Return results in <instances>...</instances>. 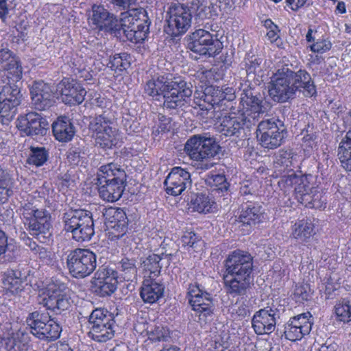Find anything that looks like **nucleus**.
<instances>
[{
  "mask_svg": "<svg viewBox=\"0 0 351 351\" xmlns=\"http://www.w3.org/2000/svg\"><path fill=\"white\" fill-rule=\"evenodd\" d=\"M182 82H169L164 75L152 77L144 86L145 93L159 100L163 97L164 105L167 108L176 109L184 106V102L192 95V90L185 87Z\"/></svg>",
  "mask_w": 351,
  "mask_h": 351,
  "instance_id": "obj_1",
  "label": "nucleus"
},
{
  "mask_svg": "<svg viewBox=\"0 0 351 351\" xmlns=\"http://www.w3.org/2000/svg\"><path fill=\"white\" fill-rule=\"evenodd\" d=\"M21 218L30 235L41 243H49L52 237L51 213L45 208H38L32 202L21 206Z\"/></svg>",
  "mask_w": 351,
  "mask_h": 351,
  "instance_id": "obj_2",
  "label": "nucleus"
},
{
  "mask_svg": "<svg viewBox=\"0 0 351 351\" xmlns=\"http://www.w3.org/2000/svg\"><path fill=\"white\" fill-rule=\"evenodd\" d=\"M219 149V145L214 138L197 134L186 141L184 151L197 169L206 171L213 166L210 160L216 156Z\"/></svg>",
  "mask_w": 351,
  "mask_h": 351,
  "instance_id": "obj_3",
  "label": "nucleus"
},
{
  "mask_svg": "<svg viewBox=\"0 0 351 351\" xmlns=\"http://www.w3.org/2000/svg\"><path fill=\"white\" fill-rule=\"evenodd\" d=\"M64 230L72 233L77 242L90 241L95 234L92 213L77 209L66 213L64 216Z\"/></svg>",
  "mask_w": 351,
  "mask_h": 351,
  "instance_id": "obj_4",
  "label": "nucleus"
},
{
  "mask_svg": "<svg viewBox=\"0 0 351 351\" xmlns=\"http://www.w3.org/2000/svg\"><path fill=\"white\" fill-rule=\"evenodd\" d=\"M124 14L121 25L125 37L133 43H142L149 32L150 21L147 11L143 8H134Z\"/></svg>",
  "mask_w": 351,
  "mask_h": 351,
  "instance_id": "obj_5",
  "label": "nucleus"
},
{
  "mask_svg": "<svg viewBox=\"0 0 351 351\" xmlns=\"http://www.w3.org/2000/svg\"><path fill=\"white\" fill-rule=\"evenodd\" d=\"M115 324L114 315L104 308H97L88 318L89 337L94 341L104 343L114 335Z\"/></svg>",
  "mask_w": 351,
  "mask_h": 351,
  "instance_id": "obj_6",
  "label": "nucleus"
},
{
  "mask_svg": "<svg viewBox=\"0 0 351 351\" xmlns=\"http://www.w3.org/2000/svg\"><path fill=\"white\" fill-rule=\"evenodd\" d=\"M26 322L32 333L41 340L54 341L62 331L60 324L48 313L32 312L27 317Z\"/></svg>",
  "mask_w": 351,
  "mask_h": 351,
  "instance_id": "obj_7",
  "label": "nucleus"
},
{
  "mask_svg": "<svg viewBox=\"0 0 351 351\" xmlns=\"http://www.w3.org/2000/svg\"><path fill=\"white\" fill-rule=\"evenodd\" d=\"M66 265L72 276L84 278L96 269L97 256L88 249L76 248L68 254Z\"/></svg>",
  "mask_w": 351,
  "mask_h": 351,
  "instance_id": "obj_8",
  "label": "nucleus"
},
{
  "mask_svg": "<svg viewBox=\"0 0 351 351\" xmlns=\"http://www.w3.org/2000/svg\"><path fill=\"white\" fill-rule=\"evenodd\" d=\"M113 122L104 114L94 117L90 122L89 129L95 143L102 148L111 149L119 141V130L112 126Z\"/></svg>",
  "mask_w": 351,
  "mask_h": 351,
  "instance_id": "obj_9",
  "label": "nucleus"
},
{
  "mask_svg": "<svg viewBox=\"0 0 351 351\" xmlns=\"http://www.w3.org/2000/svg\"><path fill=\"white\" fill-rule=\"evenodd\" d=\"M167 26L165 32L171 37L184 34L191 27L192 13L190 8L183 3H173L169 8Z\"/></svg>",
  "mask_w": 351,
  "mask_h": 351,
  "instance_id": "obj_10",
  "label": "nucleus"
},
{
  "mask_svg": "<svg viewBox=\"0 0 351 351\" xmlns=\"http://www.w3.org/2000/svg\"><path fill=\"white\" fill-rule=\"evenodd\" d=\"M290 75V69L285 66L278 69L272 77L269 94L274 101L282 103L295 97V89L289 79Z\"/></svg>",
  "mask_w": 351,
  "mask_h": 351,
  "instance_id": "obj_11",
  "label": "nucleus"
},
{
  "mask_svg": "<svg viewBox=\"0 0 351 351\" xmlns=\"http://www.w3.org/2000/svg\"><path fill=\"white\" fill-rule=\"evenodd\" d=\"M88 25L98 32L115 33L120 29V23L116 16L102 5L93 4L87 14Z\"/></svg>",
  "mask_w": 351,
  "mask_h": 351,
  "instance_id": "obj_12",
  "label": "nucleus"
},
{
  "mask_svg": "<svg viewBox=\"0 0 351 351\" xmlns=\"http://www.w3.org/2000/svg\"><path fill=\"white\" fill-rule=\"evenodd\" d=\"M241 109L238 112L252 125L259 119L260 115L267 112L269 106L262 98L258 97L251 88L244 90L241 95Z\"/></svg>",
  "mask_w": 351,
  "mask_h": 351,
  "instance_id": "obj_13",
  "label": "nucleus"
},
{
  "mask_svg": "<svg viewBox=\"0 0 351 351\" xmlns=\"http://www.w3.org/2000/svg\"><path fill=\"white\" fill-rule=\"evenodd\" d=\"M187 298L191 308L199 317H207L213 313L211 295L197 282L191 283L187 289Z\"/></svg>",
  "mask_w": 351,
  "mask_h": 351,
  "instance_id": "obj_14",
  "label": "nucleus"
},
{
  "mask_svg": "<svg viewBox=\"0 0 351 351\" xmlns=\"http://www.w3.org/2000/svg\"><path fill=\"white\" fill-rule=\"evenodd\" d=\"M107 236L110 241H117L123 237L128 230V221L125 212L121 208H108L104 214Z\"/></svg>",
  "mask_w": 351,
  "mask_h": 351,
  "instance_id": "obj_15",
  "label": "nucleus"
},
{
  "mask_svg": "<svg viewBox=\"0 0 351 351\" xmlns=\"http://www.w3.org/2000/svg\"><path fill=\"white\" fill-rule=\"evenodd\" d=\"M91 283L92 291L96 295L102 298L110 296L117 287V273L108 267H100L95 274Z\"/></svg>",
  "mask_w": 351,
  "mask_h": 351,
  "instance_id": "obj_16",
  "label": "nucleus"
},
{
  "mask_svg": "<svg viewBox=\"0 0 351 351\" xmlns=\"http://www.w3.org/2000/svg\"><path fill=\"white\" fill-rule=\"evenodd\" d=\"M225 274L251 278L253 261L251 254L247 252L236 250L232 252L225 261Z\"/></svg>",
  "mask_w": 351,
  "mask_h": 351,
  "instance_id": "obj_17",
  "label": "nucleus"
},
{
  "mask_svg": "<svg viewBox=\"0 0 351 351\" xmlns=\"http://www.w3.org/2000/svg\"><path fill=\"white\" fill-rule=\"evenodd\" d=\"M16 126L22 136L44 135L47 130L48 122L40 114L29 112L18 117Z\"/></svg>",
  "mask_w": 351,
  "mask_h": 351,
  "instance_id": "obj_18",
  "label": "nucleus"
},
{
  "mask_svg": "<svg viewBox=\"0 0 351 351\" xmlns=\"http://www.w3.org/2000/svg\"><path fill=\"white\" fill-rule=\"evenodd\" d=\"M58 88L62 101L66 105H80L84 101L86 90L75 79L63 77L59 82Z\"/></svg>",
  "mask_w": 351,
  "mask_h": 351,
  "instance_id": "obj_19",
  "label": "nucleus"
},
{
  "mask_svg": "<svg viewBox=\"0 0 351 351\" xmlns=\"http://www.w3.org/2000/svg\"><path fill=\"white\" fill-rule=\"evenodd\" d=\"M189 49L200 56L212 57L217 53L213 35L204 29H197L189 36Z\"/></svg>",
  "mask_w": 351,
  "mask_h": 351,
  "instance_id": "obj_20",
  "label": "nucleus"
},
{
  "mask_svg": "<svg viewBox=\"0 0 351 351\" xmlns=\"http://www.w3.org/2000/svg\"><path fill=\"white\" fill-rule=\"evenodd\" d=\"M280 318L276 308L267 306L257 311L252 319V325L257 335H269L275 330L277 320Z\"/></svg>",
  "mask_w": 351,
  "mask_h": 351,
  "instance_id": "obj_21",
  "label": "nucleus"
},
{
  "mask_svg": "<svg viewBox=\"0 0 351 351\" xmlns=\"http://www.w3.org/2000/svg\"><path fill=\"white\" fill-rule=\"evenodd\" d=\"M191 183V174L180 167H174L167 176L164 186L168 195L178 196L186 189V184Z\"/></svg>",
  "mask_w": 351,
  "mask_h": 351,
  "instance_id": "obj_22",
  "label": "nucleus"
},
{
  "mask_svg": "<svg viewBox=\"0 0 351 351\" xmlns=\"http://www.w3.org/2000/svg\"><path fill=\"white\" fill-rule=\"evenodd\" d=\"M71 297L65 289L53 285L47 290L46 295L43 298L42 304L52 311H63L70 307Z\"/></svg>",
  "mask_w": 351,
  "mask_h": 351,
  "instance_id": "obj_23",
  "label": "nucleus"
},
{
  "mask_svg": "<svg viewBox=\"0 0 351 351\" xmlns=\"http://www.w3.org/2000/svg\"><path fill=\"white\" fill-rule=\"evenodd\" d=\"M30 94L35 109L43 111L52 105L53 92L44 81H35L30 88Z\"/></svg>",
  "mask_w": 351,
  "mask_h": 351,
  "instance_id": "obj_24",
  "label": "nucleus"
},
{
  "mask_svg": "<svg viewBox=\"0 0 351 351\" xmlns=\"http://www.w3.org/2000/svg\"><path fill=\"white\" fill-rule=\"evenodd\" d=\"M246 125L248 128L251 125L246 119L235 110L221 111V136H231L236 134Z\"/></svg>",
  "mask_w": 351,
  "mask_h": 351,
  "instance_id": "obj_25",
  "label": "nucleus"
},
{
  "mask_svg": "<svg viewBox=\"0 0 351 351\" xmlns=\"http://www.w3.org/2000/svg\"><path fill=\"white\" fill-rule=\"evenodd\" d=\"M189 210L199 214H209L217 211V204L215 197L206 193H196L191 196Z\"/></svg>",
  "mask_w": 351,
  "mask_h": 351,
  "instance_id": "obj_26",
  "label": "nucleus"
},
{
  "mask_svg": "<svg viewBox=\"0 0 351 351\" xmlns=\"http://www.w3.org/2000/svg\"><path fill=\"white\" fill-rule=\"evenodd\" d=\"M165 285L154 278H145L141 289L140 296L145 303L154 304L164 295Z\"/></svg>",
  "mask_w": 351,
  "mask_h": 351,
  "instance_id": "obj_27",
  "label": "nucleus"
},
{
  "mask_svg": "<svg viewBox=\"0 0 351 351\" xmlns=\"http://www.w3.org/2000/svg\"><path fill=\"white\" fill-rule=\"evenodd\" d=\"M29 271H25L24 269H7L2 280L4 288L12 294L21 292L23 290L24 283L27 281Z\"/></svg>",
  "mask_w": 351,
  "mask_h": 351,
  "instance_id": "obj_28",
  "label": "nucleus"
},
{
  "mask_svg": "<svg viewBox=\"0 0 351 351\" xmlns=\"http://www.w3.org/2000/svg\"><path fill=\"white\" fill-rule=\"evenodd\" d=\"M224 288L227 293L235 297L243 295L250 289L251 278L236 276L230 274H223Z\"/></svg>",
  "mask_w": 351,
  "mask_h": 351,
  "instance_id": "obj_29",
  "label": "nucleus"
},
{
  "mask_svg": "<svg viewBox=\"0 0 351 351\" xmlns=\"http://www.w3.org/2000/svg\"><path fill=\"white\" fill-rule=\"evenodd\" d=\"M289 79L293 86H295V93L302 91L306 97H312L316 93L315 86L311 80L310 74L305 70L300 69L295 72L290 69Z\"/></svg>",
  "mask_w": 351,
  "mask_h": 351,
  "instance_id": "obj_30",
  "label": "nucleus"
},
{
  "mask_svg": "<svg viewBox=\"0 0 351 351\" xmlns=\"http://www.w3.org/2000/svg\"><path fill=\"white\" fill-rule=\"evenodd\" d=\"M52 132L56 140L62 143H67L73 139L75 130L68 117L61 116L53 123Z\"/></svg>",
  "mask_w": 351,
  "mask_h": 351,
  "instance_id": "obj_31",
  "label": "nucleus"
},
{
  "mask_svg": "<svg viewBox=\"0 0 351 351\" xmlns=\"http://www.w3.org/2000/svg\"><path fill=\"white\" fill-rule=\"evenodd\" d=\"M97 182H126V173L121 166L114 162H110L101 166L97 173Z\"/></svg>",
  "mask_w": 351,
  "mask_h": 351,
  "instance_id": "obj_32",
  "label": "nucleus"
},
{
  "mask_svg": "<svg viewBox=\"0 0 351 351\" xmlns=\"http://www.w3.org/2000/svg\"><path fill=\"white\" fill-rule=\"evenodd\" d=\"M126 182H97L99 197L104 201L114 202L119 200L125 190Z\"/></svg>",
  "mask_w": 351,
  "mask_h": 351,
  "instance_id": "obj_33",
  "label": "nucleus"
},
{
  "mask_svg": "<svg viewBox=\"0 0 351 351\" xmlns=\"http://www.w3.org/2000/svg\"><path fill=\"white\" fill-rule=\"evenodd\" d=\"M1 80L5 84H15L20 81L23 76V67L19 58L11 61L10 63L0 69Z\"/></svg>",
  "mask_w": 351,
  "mask_h": 351,
  "instance_id": "obj_34",
  "label": "nucleus"
},
{
  "mask_svg": "<svg viewBox=\"0 0 351 351\" xmlns=\"http://www.w3.org/2000/svg\"><path fill=\"white\" fill-rule=\"evenodd\" d=\"M313 230L314 226L310 220H300L292 226L291 237L300 242H308Z\"/></svg>",
  "mask_w": 351,
  "mask_h": 351,
  "instance_id": "obj_35",
  "label": "nucleus"
},
{
  "mask_svg": "<svg viewBox=\"0 0 351 351\" xmlns=\"http://www.w3.org/2000/svg\"><path fill=\"white\" fill-rule=\"evenodd\" d=\"M239 219L243 224L250 226L260 223L263 219L262 207L255 204H247L243 208Z\"/></svg>",
  "mask_w": 351,
  "mask_h": 351,
  "instance_id": "obj_36",
  "label": "nucleus"
},
{
  "mask_svg": "<svg viewBox=\"0 0 351 351\" xmlns=\"http://www.w3.org/2000/svg\"><path fill=\"white\" fill-rule=\"evenodd\" d=\"M263 59L252 57L246 62L247 80L254 85H259L263 81L264 71L261 66Z\"/></svg>",
  "mask_w": 351,
  "mask_h": 351,
  "instance_id": "obj_37",
  "label": "nucleus"
},
{
  "mask_svg": "<svg viewBox=\"0 0 351 351\" xmlns=\"http://www.w3.org/2000/svg\"><path fill=\"white\" fill-rule=\"evenodd\" d=\"M338 157L341 167L346 171H351V130L339 143Z\"/></svg>",
  "mask_w": 351,
  "mask_h": 351,
  "instance_id": "obj_38",
  "label": "nucleus"
},
{
  "mask_svg": "<svg viewBox=\"0 0 351 351\" xmlns=\"http://www.w3.org/2000/svg\"><path fill=\"white\" fill-rule=\"evenodd\" d=\"M14 180L12 176L0 167V203L8 202L13 194Z\"/></svg>",
  "mask_w": 351,
  "mask_h": 351,
  "instance_id": "obj_39",
  "label": "nucleus"
},
{
  "mask_svg": "<svg viewBox=\"0 0 351 351\" xmlns=\"http://www.w3.org/2000/svg\"><path fill=\"white\" fill-rule=\"evenodd\" d=\"M302 198V204L306 207L322 208L326 204V197L322 191L313 188L308 194L303 195Z\"/></svg>",
  "mask_w": 351,
  "mask_h": 351,
  "instance_id": "obj_40",
  "label": "nucleus"
},
{
  "mask_svg": "<svg viewBox=\"0 0 351 351\" xmlns=\"http://www.w3.org/2000/svg\"><path fill=\"white\" fill-rule=\"evenodd\" d=\"M162 256L156 254L149 255L143 262V267L147 276L145 278L156 279L161 272L160 261Z\"/></svg>",
  "mask_w": 351,
  "mask_h": 351,
  "instance_id": "obj_41",
  "label": "nucleus"
},
{
  "mask_svg": "<svg viewBox=\"0 0 351 351\" xmlns=\"http://www.w3.org/2000/svg\"><path fill=\"white\" fill-rule=\"evenodd\" d=\"M20 334L15 332L12 328L8 329L1 337V343L7 351H23L24 344L19 337Z\"/></svg>",
  "mask_w": 351,
  "mask_h": 351,
  "instance_id": "obj_42",
  "label": "nucleus"
},
{
  "mask_svg": "<svg viewBox=\"0 0 351 351\" xmlns=\"http://www.w3.org/2000/svg\"><path fill=\"white\" fill-rule=\"evenodd\" d=\"M108 65L116 73L125 71L131 65V56L125 52L115 53L110 57Z\"/></svg>",
  "mask_w": 351,
  "mask_h": 351,
  "instance_id": "obj_43",
  "label": "nucleus"
},
{
  "mask_svg": "<svg viewBox=\"0 0 351 351\" xmlns=\"http://www.w3.org/2000/svg\"><path fill=\"white\" fill-rule=\"evenodd\" d=\"M281 130H285V128H283V124L280 120H276L273 118L263 120L258 125L256 138H258L262 135L264 136L269 134H273Z\"/></svg>",
  "mask_w": 351,
  "mask_h": 351,
  "instance_id": "obj_44",
  "label": "nucleus"
},
{
  "mask_svg": "<svg viewBox=\"0 0 351 351\" xmlns=\"http://www.w3.org/2000/svg\"><path fill=\"white\" fill-rule=\"evenodd\" d=\"M49 158V152L44 147H30V154L27 159V162L37 167L43 166Z\"/></svg>",
  "mask_w": 351,
  "mask_h": 351,
  "instance_id": "obj_45",
  "label": "nucleus"
},
{
  "mask_svg": "<svg viewBox=\"0 0 351 351\" xmlns=\"http://www.w3.org/2000/svg\"><path fill=\"white\" fill-rule=\"evenodd\" d=\"M285 134H286L285 130L276 132L273 134H269L264 136L262 135L257 139L264 148L274 149L281 145L285 138Z\"/></svg>",
  "mask_w": 351,
  "mask_h": 351,
  "instance_id": "obj_46",
  "label": "nucleus"
},
{
  "mask_svg": "<svg viewBox=\"0 0 351 351\" xmlns=\"http://www.w3.org/2000/svg\"><path fill=\"white\" fill-rule=\"evenodd\" d=\"M21 90L15 84H6L0 92V100L5 99L19 106L21 101Z\"/></svg>",
  "mask_w": 351,
  "mask_h": 351,
  "instance_id": "obj_47",
  "label": "nucleus"
},
{
  "mask_svg": "<svg viewBox=\"0 0 351 351\" xmlns=\"http://www.w3.org/2000/svg\"><path fill=\"white\" fill-rule=\"evenodd\" d=\"M295 156L292 150H280L275 161L276 167H281V171H293L291 168L294 165Z\"/></svg>",
  "mask_w": 351,
  "mask_h": 351,
  "instance_id": "obj_48",
  "label": "nucleus"
},
{
  "mask_svg": "<svg viewBox=\"0 0 351 351\" xmlns=\"http://www.w3.org/2000/svg\"><path fill=\"white\" fill-rule=\"evenodd\" d=\"M182 246L190 252H197L202 242L201 237L193 231H186L182 237Z\"/></svg>",
  "mask_w": 351,
  "mask_h": 351,
  "instance_id": "obj_49",
  "label": "nucleus"
},
{
  "mask_svg": "<svg viewBox=\"0 0 351 351\" xmlns=\"http://www.w3.org/2000/svg\"><path fill=\"white\" fill-rule=\"evenodd\" d=\"M121 277L125 281H133L137 276L136 261L133 258H123L121 261Z\"/></svg>",
  "mask_w": 351,
  "mask_h": 351,
  "instance_id": "obj_50",
  "label": "nucleus"
},
{
  "mask_svg": "<svg viewBox=\"0 0 351 351\" xmlns=\"http://www.w3.org/2000/svg\"><path fill=\"white\" fill-rule=\"evenodd\" d=\"M235 91L232 87H226L221 90V111L235 110L233 106L235 99Z\"/></svg>",
  "mask_w": 351,
  "mask_h": 351,
  "instance_id": "obj_51",
  "label": "nucleus"
},
{
  "mask_svg": "<svg viewBox=\"0 0 351 351\" xmlns=\"http://www.w3.org/2000/svg\"><path fill=\"white\" fill-rule=\"evenodd\" d=\"M298 176L294 171H291V173L284 175L280 178L278 186L285 196H289L291 193H293Z\"/></svg>",
  "mask_w": 351,
  "mask_h": 351,
  "instance_id": "obj_52",
  "label": "nucleus"
},
{
  "mask_svg": "<svg viewBox=\"0 0 351 351\" xmlns=\"http://www.w3.org/2000/svg\"><path fill=\"white\" fill-rule=\"evenodd\" d=\"M338 319L344 323L351 321V302L347 300L339 302L335 306Z\"/></svg>",
  "mask_w": 351,
  "mask_h": 351,
  "instance_id": "obj_53",
  "label": "nucleus"
},
{
  "mask_svg": "<svg viewBox=\"0 0 351 351\" xmlns=\"http://www.w3.org/2000/svg\"><path fill=\"white\" fill-rule=\"evenodd\" d=\"M284 334L287 339L295 341L300 340L304 335H306L308 333L306 332L303 330H302V328H300L295 324H293V322H292L289 319L285 326Z\"/></svg>",
  "mask_w": 351,
  "mask_h": 351,
  "instance_id": "obj_54",
  "label": "nucleus"
},
{
  "mask_svg": "<svg viewBox=\"0 0 351 351\" xmlns=\"http://www.w3.org/2000/svg\"><path fill=\"white\" fill-rule=\"evenodd\" d=\"M313 188L309 187V182L306 176H298L296 183L294 186L293 194L300 202L302 203V198L303 195L308 194L311 189Z\"/></svg>",
  "mask_w": 351,
  "mask_h": 351,
  "instance_id": "obj_55",
  "label": "nucleus"
},
{
  "mask_svg": "<svg viewBox=\"0 0 351 351\" xmlns=\"http://www.w3.org/2000/svg\"><path fill=\"white\" fill-rule=\"evenodd\" d=\"M290 319L295 324L300 328H302L306 332H309L311 330L313 322H312V315L310 313H304L293 317H291Z\"/></svg>",
  "mask_w": 351,
  "mask_h": 351,
  "instance_id": "obj_56",
  "label": "nucleus"
},
{
  "mask_svg": "<svg viewBox=\"0 0 351 351\" xmlns=\"http://www.w3.org/2000/svg\"><path fill=\"white\" fill-rule=\"evenodd\" d=\"M19 105L12 104L5 99L0 100V117L3 121H11L16 114Z\"/></svg>",
  "mask_w": 351,
  "mask_h": 351,
  "instance_id": "obj_57",
  "label": "nucleus"
},
{
  "mask_svg": "<svg viewBox=\"0 0 351 351\" xmlns=\"http://www.w3.org/2000/svg\"><path fill=\"white\" fill-rule=\"evenodd\" d=\"M23 241L24 244L28 247L35 255H38L40 258H45L47 252L46 249L37 244L33 238H31L25 234L23 239Z\"/></svg>",
  "mask_w": 351,
  "mask_h": 351,
  "instance_id": "obj_58",
  "label": "nucleus"
},
{
  "mask_svg": "<svg viewBox=\"0 0 351 351\" xmlns=\"http://www.w3.org/2000/svg\"><path fill=\"white\" fill-rule=\"evenodd\" d=\"M169 335V330L162 325L156 326L154 328L150 331L149 338L152 341H165Z\"/></svg>",
  "mask_w": 351,
  "mask_h": 351,
  "instance_id": "obj_59",
  "label": "nucleus"
},
{
  "mask_svg": "<svg viewBox=\"0 0 351 351\" xmlns=\"http://www.w3.org/2000/svg\"><path fill=\"white\" fill-rule=\"evenodd\" d=\"M303 146L304 151L311 154L315 149H317V135L316 132L307 134L303 137Z\"/></svg>",
  "mask_w": 351,
  "mask_h": 351,
  "instance_id": "obj_60",
  "label": "nucleus"
},
{
  "mask_svg": "<svg viewBox=\"0 0 351 351\" xmlns=\"http://www.w3.org/2000/svg\"><path fill=\"white\" fill-rule=\"evenodd\" d=\"M311 295V289L308 285L296 286L294 290V296L299 302L308 300Z\"/></svg>",
  "mask_w": 351,
  "mask_h": 351,
  "instance_id": "obj_61",
  "label": "nucleus"
},
{
  "mask_svg": "<svg viewBox=\"0 0 351 351\" xmlns=\"http://www.w3.org/2000/svg\"><path fill=\"white\" fill-rule=\"evenodd\" d=\"M19 58L12 51L9 49H0V69H3L4 66L8 64L11 61L16 60Z\"/></svg>",
  "mask_w": 351,
  "mask_h": 351,
  "instance_id": "obj_62",
  "label": "nucleus"
},
{
  "mask_svg": "<svg viewBox=\"0 0 351 351\" xmlns=\"http://www.w3.org/2000/svg\"><path fill=\"white\" fill-rule=\"evenodd\" d=\"M221 195L223 196V206H228L231 202V195L230 191V184L226 181V178H224L223 175L221 174Z\"/></svg>",
  "mask_w": 351,
  "mask_h": 351,
  "instance_id": "obj_63",
  "label": "nucleus"
},
{
  "mask_svg": "<svg viewBox=\"0 0 351 351\" xmlns=\"http://www.w3.org/2000/svg\"><path fill=\"white\" fill-rule=\"evenodd\" d=\"M205 182L212 191L219 190V173L210 172L205 179Z\"/></svg>",
  "mask_w": 351,
  "mask_h": 351,
  "instance_id": "obj_64",
  "label": "nucleus"
}]
</instances>
